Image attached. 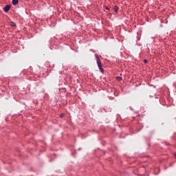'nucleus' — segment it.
I'll list each match as a JSON object with an SVG mask.
<instances>
[{
	"mask_svg": "<svg viewBox=\"0 0 176 176\" xmlns=\"http://www.w3.org/2000/svg\"><path fill=\"white\" fill-rule=\"evenodd\" d=\"M60 118H64V114H60Z\"/></svg>",
	"mask_w": 176,
	"mask_h": 176,
	"instance_id": "8",
	"label": "nucleus"
},
{
	"mask_svg": "<svg viewBox=\"0 0 176 176\" xmlns=\"http://www.w3.org/2000/svg\"><path fill=\"white\" fill-rule=\"evenodd\" d=\"M10 25L11 27H16V23H14V22H10Z\"/></svg>",
	"mask_w": 176,
	"mask_h": 176,
	"instance_id": "5",
	"label": "nucleus"
},
{
	"mask_svg": "<svg viewBox=\"0 0 176 176\" xmlns=\"http://www.w3.org/2000/svg\"><path fill=\"white\" fill-rule=\"evenodd\" d=\"M17 3H19V0H12L13 5H17Z\"/></svg>",
	"mask_w": 176,
	"mask_h": 176,
	"instance_id": "3",
	"label": "nucleus"
},
{
	"mask_svg": "<svg viewBox=\"0 0 176 176\" xmlns=\"http://www.w3.org/2000/svg\"><path fill=\"white\" fill-rule=\"evenodd\" d=\"M144 64H146V63H148V60L144 59Z\"/></svg>",
	"mask_w": 176,
	"mask_h": 176,
	"instance_id": "7",
	"label": "nucleus"
},
{
	"mask_svg": "<svg viewBox=\"0 0 176 176\" xmlns=\"http://www.w3.org/2000/svg\"><path fill=\"white\" fill-rule=\"evenodd\" d=\"M4 12H9L10 10V6L8 5L3 8Z\"/></svg>",
	"mask_w": 176,
	"mask_h": 176,
	"instance_id": "2",
	"label": "nucleus"
},
{
	"mask_svg": "<svg viewBox=\"0 0 176 176\" xmlns=\"http://www.w3.org/2000/svg\"><path fill=\"white\" fill-rule=\"evenodd\" d=\"M118 10H119V8H118V6H114V12H116V13H118Z\"/></svg>",
	"mask_w": 176,
	"mask_h": 176,
	"instance_id": "4",
	"label": "nucleus"
},
{
	"mask_svg": "<svg viewBox=\"0 0 176 176\" xmlns=\"http://www.w3.org/2000/svg\"><path fill=\"white\" fill-rule=\"evenodd\" d=\"M105 9H106V10H109V7H106Z\"/></svg>",
	"mask_w": 176,
	"mask_h": 176,
	"instance_id": "9",
	"label": "nucleus"
},
{
	"mask_svg": "<svg viewBox=\"0 0 176 176\" xmlns=\"http://www.w3.org/2000/svg\"><path fill=\"white\" fill-rule=\"evenodd\" d=\"M116 79H117V80L120 81V80H122V77L121 76H117Z\"/></svg>",
	"mask_w": 176,
	"mask_h": 176,
	"instance_id": "6",
	"label": "nucleus"
},
{
	"mask_svg": "<svg viewBox=\"0 0 176 176\" xmlns=\"http://www.w3.org/2000/svg\"><path fill=\"white\" fill-rule=\"evenodd\" d=\"M96 58L98 67L100 71L102 72V73H104V68H102V65H101V61L100 60V56H98V55L96 54Z\"/></svg>",
	"mask_w": 176,
	"mask_h": 176,
	"instance_id": "1",
	"label": "nucleus"
}]
</instances>
